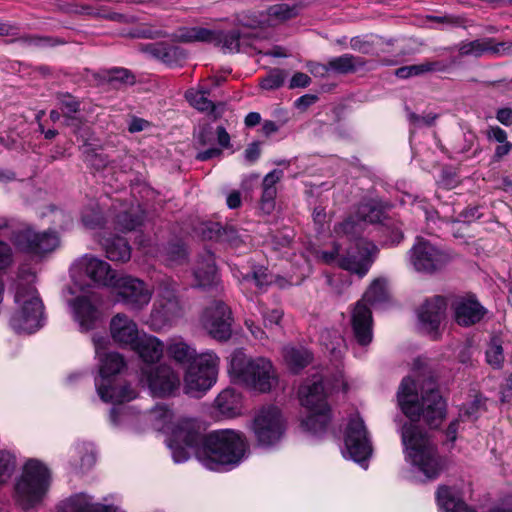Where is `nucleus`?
I'll return each instance as SVG.
<instances>
[{
    "mask_svg": "<svg viewBox=\"0 0 512 512\" xmlns=\"http://www.w3.org/2000/svg\"><path fill=\"white\" fill-rule=\"evenodd\" d=\"M356 218L365 227L366 224L380 223L383 220L384 213L381 209L371 204H361L356 211Z\"/></svg>",
    "mask_w": 512,
    "mask_h": 512,
    "instance_id": "nucleus-47",
    "label": "nucleus"
},
{
    "mask_svg": "<svg viewBox=\"0 0 512 512\" xmlns=\"http://www.w3.org/2000/svg\"><path fill=\"white\" fill-rule=\"evenodd\" d=\"M490 43L491 37L461 42L458 50L461 56H473L478 58L486 53L490 54Z\"/></svg>",
    "mask_w": 512,
    "mask_h": 512,
    "instance_id": "nucleus-43",
    "label": "nucleus"
},
{
    "mask_svg": "<svg viewBox=\"0 0 512 512\" xmlns=\"http://www.w3.org/2000/svg\"><path fill=\"white\" fill-rule=\"evenodd\" d=\"M387 298V281L378 278L371 283L363 298L356 303L351 316V325L354 337L360 345L366 346L373 339L372 312L367 303H380L387 300Z\"/></svg>",
    "mask_w": 512,
    "mask_h": 512,
    "instance_id": "nucleus-6",
    "label": "nucleus"
},
{
    "mask_svg": "<svg viewBox=\"0 0 512 512\" xmlns=\"http://www.w3.org/2000/svg\"><path fill=\"white\" fill-rule=\"evenodd\" d=\"M208 90H188L185 94L186 99L189 103L197 110L212 114L214 118H218L217 106L207 98Z\"/></svg>",
    "mask_w": 512,
    "mask_h": 512,
    "instance_id": "nucleus-41",
    "label": "nucleus"
},
{
    "mask_svg": "<svg viewBox=\"0 0 512 512\" xmlns=\"http://www.w3.org/2000/svg\"><path fill=\"white\" fill-rule=\"evenodd\" d=\"M112 339L120 345L132 346L139 337L136 323L124 313H118L110 321Z\"/></svg>",
    "mask_w": 512,
    "mask_h": 512,
    "instance_id": "nucleus-22",
    "label": "nucleus"
},
{
    "mask_svg": "<svg viewBox=\"0 0 512 512\" xmlns=\"http://www.w3.org/2000/svg\"><path fill=\"white\" fill-rule=\"evenodd\" d=\"M282 355L287 366L294 372L303 369L312 361V354L303 347L286 346Z\"/></svg>",
    "mask_w": 512,
    "mask_h": 512,
    "instance_id": "nucleus-37",
    "label": "nucleus"
},
{
    "mask_svg": "<svg viewBox=\"0 0 512 512\" xmlns=\"http://www.w3.org/2000/svg\"><path fill=\"white\" fill-rule=\"evenodd\" d=\"M284 173L280 169H274L269 172L262 182L261 208L266 213H270L275 206L277 195L276 184L282 179Z\"/></svg>",
    "mask_w": 512,
    "mask_h": 512,
    "instance_id": "nucleus-30",
    "label": "nucleus"
},
{
    "mask_svg": "<svg viewBox=\"0 0 512 512\" xmlns=\"http://www.w3.org/2000/svg\"><path fill=\"white\" fill-rule=\"evenodd\" d=\"M93 343L96 354L100 360L101 383H104L110 376L120 373L126 366L124 358L117 352H109L101 355L100 350L104 348L106 339L102 336L94 335Z\"/></svg>",
    "mask_w": 512,
    "mask_h": 512,
    "instance_id": "nucleus-21",
    "label": "nucleus"
},
{
    "mask_svg": "<svg viewBox=\"0 0 512 512\" xmlns=\"http://www.w3.org/2000/svg\"><path fill=\"white\" fill-rule=\"evenodd\" d=\"M98 395L105 402H128L136 398L137 394L130 385H124L119 389L109 384L96 381Z\"/></svg>",
    "mask_w": 512,
    "mask_h": 512,
    "instance_id": "nucleus-33",
    "label": "nucleus"
},
{
    "mask_svg": "<svg viewBox=\"0 0 512 512\" xmlns=\"http://www.w3.org/2000/svg\"><path fill=\"white\" fill-rule=\"evenodd\" d=\"M14 242L23 251L41 254L53 251L58 246V237L54 232L37 233L26 228L15 234Z\"/></svg>",
    "mask_w": 512,
    "mask_h": 512,
    "instance_id": "nucleus-19",
    "label": "nucleus"
},
{
    "mask_svg": "<svg viewBox=\"0 0 512 512\" xmlns=\"http://www.w3.org/2000/svg\"><path fill=\"white\" fill-rule=\"evenodd\" d=\"M257 309L262 317V323L265 329L272 331L280 326L284 314L281 309L269 308L262 302H258Z\"/></svg>",
    "mask_w": 512,
    "mask_h": 512,
    "instance_id": "nucleus-46",
    "label": "nucleus"
},
{
    "mask_svg": "<svg viewBox=\"0 0 512 512\" xmlns=\"http://www.w3.org/2000/svg\"><path fill=\"white\" fill-rule=\"evenodd\" d=\"M73 269L79 274L87 276L94 283L106 287H112L117 279L115 272L107 262L91 255H84L76 260Z\"/></svg>",
    "mask_w": 512,
    "mask_h": 512,
    "instance_id": "nucleus-18",
    "label": "nucleus"
},
{
    "mask_svg": "<svg viewBox=\"0 0 512 512\" xmlns=\"http://www.w3.org/2000/svg\"><path fill=\"white\" fill-rule=\"evenodd\" d=\"M223 226L217 222H209L203 224L201 231L202 236L205 239L216 240L220 242V236L222 232Z\"/></svg>",
    "mask_w": 512,
    "mask_h": 512,
    "instance_id": "nucleus-58",
    "label": "nucleus"
},
{
    "mask_svg": "<svg viewBox=\"0 0 512 512\" xmlns=\"http://www.w3.org/2000/svg\"><path fill=\"white\" fill-rule=\"evenodd\" d=\"M437 118L438 115L434 113L418 115L412 111L408 112V120L410 124L415 128L433 126Z\"/></svg>",
    "mask_w": 512,
    "mask_h": 512,
    "instance_id": "nucleus-54",
    "label": "nucleus"
},
{
    "mask_svg": "<svg viewBox=\"0 0 512 512\" xmlns=\"http://www.w3.org/2000/svg\"><path fill=\"white\" fill-rule=\"evenodd\" d=\"M485 134L488 140H494L499 144L507 141L506 131L499 126H490Z\"/></svg>",
    "mask_w": 512,
    "mask_h": 512,
    "instance_id": "nucleus-64",
    "label": "nucleus"
},
{
    "mask_svg": "<svg viewBox=\"0 0 512 512\" xmlns=\"http://www.w3.org/2000/svg\"><path fill=\"white\" fill-rule=\"evenodd\" d=\"M265 12H250L242 14L238 21L239 23L248 28H264L268 27L267 20L265 19Z\"/></svg>",
    "mask_w": 512,
    "mask_h": 512,
    "instance_id": "nucleus-52",
    "label": "nucleus"
},
{
    "mask_svg": "<svg viewBox=\"0 0 512 512\" xmlns=\"http://www.w3.org/2000/svg\"><path fill=\"white\" fill-rule=\"evenodd\" d=\"M438 183L445 189H452L458 184V178L454 172L444 169Z\"/></svg>",
    "mask_w": 512,
    "mask_h": 512,
    "instance_id": "nucleus-62",
    "label": "nucleus"
},
{
    "mask_svg": "<svg viewBox=\"0 0 512 512\" xmlns=\"http://www.w3.org/2000/svg\"><path fill=\"white\" fill-rule=\"evenodd\" d=\"M143 222V217L137 211H125L117 215V224L123 231H132Z\"/></svg>",
    "mask_w": 512,
    "mask_h": 512,
    "instance_id": "nucleus-51",
    "label": "nucleus"
},
{
    "mask_svg": "<svg viewBox=\"0 0 512 512\" xmlns=\"http://www.w3.org/2000/svg\"><path fill=\"white\" fill-rule=\"evenodd\" d=\"M229 371L239 382L262 393L271 391L278 382L270 360L249 358L241 349L231 354Z\"/></svg>",
    "mask_w": 512,
    "mask_h": 512,
    "instance_id": "nucleus-4",
    "label": "nucleus"
},
{
    "mask_svg": "<svg viewBox=\"0 0 512 512\" xmlns=\"http://www.w3.org/2000/svg\"><path fill=\"white\" fill-rule=\"evenodd\" d=\"M20 43L27 47H46L53 45L52 40L48 37H40L37 35H24L17 39Z\"/></svg>",
    "mask_w": 512,
    "mask_h": 512,
    "instance_id": "nucleus-57",
    "label": "nucleus"
},
{
    "mask_svg": "<svg viewBox=\"0 0 512 512\" xmlns=\"http://www.w3.org/2000/svg\"><path fill=\"white\" fill-rule=\"evenodd\" d=\"M299 8L295 4L278 3L265 11L268 27H275L298 15Z\"/></svg>",
    "mask_w": 512,
    "mask_h": 512,
    "instance_id": "nucleus-35",
    "label": "nucleus"
},
{
    "mask_svg": "<svg viewBox=\"0 0 512 512\" xmlns=\"http://www.w3.org/2000/svg\"><path fill=\"white\" fill-rule=\"evenodd\" d=\"M421 74H424L422 63L415 64V65H409V66H403V67L398 68L395 71V75L398 78H402V79H406L411 76H417V75H421Z\"/></svg>",
    "mask_w": 512,
    "mask_h": 512,
    "instance_id": "nucleus-61",
    "label": "nucleus"
},
{
    "mask_svg": "<svg viewBox=\"0 0 512 512\" xmlns=\"http://www.w3.org/2000/svg\"><path fill=\"white\" fill-rule=\"evenodd\" d=\"M220 242L227 243L230 246L238 247L242 243L238 230L233 225L223 226Z\"/></svg>",
    "mask_w": 512,
    "mask_h": 512,
    "instance_id": "nucleus-55",
    "label": "nucleus"
},
{
    "mask_svg": "<svg viewBox=\"0 0 512 512\" xmlns=\"http://www.w3.org/2000/svg\"><path fill=\"white\" fill-rule=\"evenodd\" d=\"M146 364L159 361L163 355L164 344L155 336L143 334L131 346Z\"/></svg>",
    "mask_w": 512,
    "mask_h": 512,
    "instance_id": "nucleus-24",
    "label": "nucleus"
},
{
    "mask_svg": "<svg viewBox=\"0 0 512 512\" xmlns=\"http://www.w3.org/2000/svg\"><path fill=\"white\" fill-rule=\"evenodd\" d=\"M490 54L495 56H503L512 54V42L503 41L496 42L495 38H491Z\"/></svg>",
    "mask_w": 512,
    "mask_h": 512,
    "instance_id": "nucleus-59",
    "label": "nucleus"
},
{
    "mask_svg": "<svg viewBox=\"0 0 512 512\" xmlns=\"http://www.w3.org/2000/svg\"><path fill=\"white\" fill-rule=\"evenodd\" d=\"M247 450V442L240 432L218 430L204 435L196 420L181 421L173 430L171 451L176 463L189 459L191 454L208 469L238 464Z\"/></svg>",
    "mask_w": 512,
    "mask_h": 512,
    "instance_id": "nucleus-1",
    "label": "nucleus"
},
{
    "mask_svg": "<svg viewBox=\"0 0 512 512\" xmlns=\"http://www.w3.org/2000/svg\"><path fill=\"white\" fill-rule=\"evenodd\" d=\"M75 319L82 331H89L95 327L99 312L87 297H78L73 302Z\"/></svg>",
    "mask_w": 512,
    "mask_h": 512,
    "instance_id": "nucleus-29",
    "label": "nucleus"
},
{
    "mask_svg": "<svg viewBox=\"0 0 512 512\" xmlns=\"http://www.w3.org/2000/svg\"><path fill=\"white\" fill-rule=\"evenodd\" d=\"M486 361L494 369H501L504 363L503 341L498 336H493L486 350Z\"/></svg>",
    "mask_w": 512,
    "mask_h": 512,
    "instance_id": "nucleus-45",
    "label": "nucleus"
},
{
    "mask_svg": "<svg viewBox=\"0 0 512 512\" xmlns=\"http://www.w3.org/2000/svg\"><path fill=\"white\" fill-rule=\"evenodd\" d=\"M232 313L222 301H213L205 308L201 317L204 330L215 340L225 342L232 335Z\"/></svg>",
    "mask_w": 512,
    "mask_h": 512,
    "instance_id": "nucleus-14",
    "label": "nucleus"
},
{
    "mask_svg": "<svg viewBox=\"0 0 512 512\" xmlns=\"http://www.w3.org/2000/svg\"><path fill=\"white\" fill-rule=\"evenodd\" d=\"M141 50L167 64L174 62L178 55L176 47L164 43L145 44L141 46Z\"/></svg>",
    "mask_w": 512,
    "mask_h": 512,
    "instance_id": "nucleus-42",
    "label": "nucleus"
},
{
    "mask_svg": "<svg viewBox=\"0 0 512 512\" xmlns=\"http://www.w3.org/2000/svg\"><path fill=\"white\" fill-rule=\"evenodd\" d=\"M106 256L111 261L126 262L131 257V248L128 241L123 237H113L106 239L103 244Z\"/></svg>",
    "mask_w": 512,
    "mask_h": 512,
    "instance_id": "nucleus-38",
    "label": "nucleus"
},
{
    "mask_svg": "<svg viewBox=\"0 0 512 512\" xmlns=\"http://www.w3.org/2000/svg\"><path fill=\"white\" fill-rule=\"evenodd\" d=\"M178 39L182 42H195V41H201V42H208L215 44V41L217 38V31L201 28V27H194L190 29H186L182 31L178 35Z\"/></svg>",
    "mask_w": 512,
    "mask_h": 512,
    "instance_id": "nucleus-44",
    "label": "nucleus"
},
{
    "mask_svg": "<svg viewBox=\"0 0 512 512\" xmlns=\"http://www.w3.org/2000/svg\"><path fill=\"white\" fill-rule=\"evenodd\" d=\"M184 314L183 305L175 290L160 286L149 317V325L154 331H160L171 326Z\"/></svg>",
    "mask_w": 512,
    "mask_h": 512,
    "instance_id": "nucleus-10",
    "label": "nucleus"
},
{
    "mask_svg": "<svg viewBox=\"0 0 512 512\" xmlns=\"http://www.w3.org/2000/svg\"><path fill=\"white\" fill-rule=\"evenodd\" d=\"M169 358L178 364L186 365L195 362L199 355L196 349L188 344L182 337L168 339L165 346Z\"/></svg>",
    "mask_w": 512,
    "mask_h": 512,
    "instance_id": "nucleus-28",
    "label": "nucleus"
},
{
    "mask_svg": "<svg viewBox=\"0 0 512 512\" xmlns=\"http://www.w3.org/2000/svg\"><path fill=\"white\" fill-rule=\"evenodd\" d=\"M112 288L116 301L132 311L142 310L152 297L151 290L142 280L128 275L117 277Z\"/></svg>",
    "mask_w": 512,
    "mask_h": 512,
    "instance_id": "nucleus-11",
    "label": "nucleus"
},
{
    "mask_svg": "<svg viewBox=\"0 0 512 512\" xmlns=\"http://www.w3.org/2000/svg\"><path fill=\"white\" fill-rule=\"evenodd\" d=\"M456 322L461 326H471L481 321L486 309L473 297L461 298L454 304Z\"/></svg>",
    "mask_w": 512,
    "mask_h": 512,
    "instance_id": "nucleus-23",
    "label": "nucleus"
},
{
    "mask_svg": "<svg viewBox=\"0 0 512 512\" xmlns=\"http://www.w3.org/2000/svg\"><path fill=\"white\" fill-rule=\"evenodd\" d=\"M437 501L445 512H477L465 503L450 487L440 486L437 490Z\"/></svg>",
    "mask_w": 512,
    "mask_h": 512,
    "instance_id": "nucleus-31",
    "label": "nucleus"
},
{
    "mask_svg": "<svg viewBox=\"0 0 512 512\" xmlns=\"http://www.w3.org/2000/svg\"><path fill=\"white\" fill-rule=\"evenodd\" d=\"M377 253L378 247L374 243L360 239L341 255L338 267L363 277L369 271Z\"/></svg>",
    "mask_w": 512,
    "mask_h": 512,
    "instance_id": "nucleus-15",
    "label": "nucleus"
},
{
    "mask_svg": "<svg viewBox=\"0 0 512 512\" xmlns=\"http://www.w3.org/2000/svg\"><path fill=\"white\" fill-rule=\"evenodd\" d=\"M219 357L213 352L199 354L197 360L188 366L184 377L186 394L200 397L216 382Z\"/></svg>",
    "mask_w": 512,
    "mask_h": 512,
    "instance_id": "nucleus-9",
    "label": "nucleus"
},
{
    "mask_svg": "<svg viewBox=\"0 0 512 512\" xmlns=\"http://www.w3.org/2000/svg\"><path fill=\"white\" fill-rule=\"evenodd\" d=\"M450 260L446 251L422 237H418L410 249V262L419 272L434 273L444 268Z\"/></svg>",
    "mask_w": 512,
    "mask_h": 512,
    "instance_id": "nucleus-12",
    "label": "nucleus"
},
{
    "mask_svg": "<svg viewBox=\"0 0 512 512\" xmlns=\"http://www.w3.org/2000/svg\"><path fill=\"white\" fill-rule=\"evenodd\" d=\"M142 379L148 384L152 394L158 397L173 395L180 387L179 375L167 364L141 369Z\"/></svg>",
    "mask_w": 512,
    "mask_h": 512,
    "instance_id": "nucleus-16",
    "label": "nucleus"
},
{
    "mask_svg": "<svg viewBox=\"0 0 512 512\" xmlns=\"http://www.w3.org/2000/svg\"><path fill=\"white\" fill-rule=\"evenodd\" d=\"M151 421L153 422L154 427L157 430L165 431L170 433L169 439V447L171 448L172 438H173V430L176 426L184 420H192L191 418H181L178 419L175 423L172 422L173 412L166 406H156L150 412Z\"/></svg>",
    "mask_w": 512,
    "mask_h": 512,
    "instance_id": "nucleus-32",
    "label": "nucleus"
},
{
    "mask_svg": "<svg viewBox=\"0 0 512 512\" xmlns=\"http://www.w3.org/2000/svg\"><path fill=\"white\" fill-rule=\"evenodd\" d=\"M106 79L108 84L116 89L127 85H133L135 83V76L125 68H115L110 70Z\"/></svg>",
    "mask_w": 512,
    "mask_h": 512,
    "instance_id": "nucleus-48",
    "label": "nucleus"
},
{
    "mask_svg": "<svg viewBox=\"0 0 512 512\" xmlns=\"http://www.w3.org/2000/svg\"><path fill=\"white\" fill-rule=\"evenodd\" d=\"M16 469V457L6 450L0 451V487L6 484Z\"/></svg>",
    "mask_w": 512,
    "mask_h": 512,
    "instance_id": "nucleus-49",
    "label": "nucleus"
},
{
    "mask_svg": "<svg viewBox=\"0 0 512 512\" xmlns=\"http://www.w3.org/2000/svg\"><path fill=\"white\" fill-rule=\"evenodd\" d=\"M62 512H125L114 505L91 503L86 494H77L69 498L62 506Z\"/></svg>",
    "mask_w": 512,
    "mask_h": 512,
    "instance_id": "nucleus-26",
    "label": "nucleus"
},
{
    "mask_svg": "<svg viewBox=\"0 0 512 512\" xmlns=\"http://www.w3.org/2000/svg\"><path fill=\"white\" fill-rule=\"evenodd\" d=\"M194 277L199 287L205 288L217 284V269L211 252H205L197 261L194 268Z\"/></svg>",
    "mask_w": 512,
    "mask_h": 512,
    "instance_id": "nucleus-27",
    "label": "nucleus"
},
{
    "mask_svg": "<svg viewBox=\"0 0 512 512\" xmlns=\"http://www.w3.org/2000/svg\"><path fill=\"white\" fill-rule=\"evenodd\" d=\"M17 310L11 317L10 324L18 333H33L42 326L43 303L36 288L32 285L19 284L15 294Z\"/></svg>",
    "mask_w": 512,
    "mask_h": 512,
    "instance_id": "nucleus-7",
    "label": "nucleus"
},
{
    "mask_svg": "<svg viewBox=\"0 0 512 512\" xmlns=\"http://www.w3.org/2000/svg\"><path fill=\"white\" fill-rule=\"evenodd\" d=\"M285 430L281 411L272 405L261 408L254 417L253 432L262 446H270L280 440Z\"/></svg>",
    "mask_w": 512,
    "mask_h": 512,
    "instance_id": "nucleus-13",
    "label": "nucleus"
},
{
    "mask_svg": "<svg viewBox=\"0 0 512 512\" xmlns=\"http://www.w3.org/2000/svg\"><path fill=\"white\" fill-rule=\"evenodd\" d=\"M298 394L301 405L310 412L302 425L313 433L323 431L330 421V408L326 402L322 382L315 380L305 383L299 388Z\"/></svg>",
    "mask_w": 512,
    "mask_h": 512,
    "instance_id": "nucleus-8",
    "label": "nucleus"
},
{
    "mask_svg": "<svg viewBox=\"0 0 512 512\" xmlns=\"http://www.w3.org/2000/svg\"><path fill=\"white\" fill-rule=\"evenodd\" d=\"M12 248L6 242L0 241V269L8 267L12 263Z\"/></svg>",
    "mask_w": 512,
    "mask_h": 512,
    "instance_id": "nucleus-63",
    "label": "nucleus"
},
{
    "mask_svg": "<svg viewBox=\"0 0 512 512\" xmlns=\"http://www.w3.org/2000/svg\"><path fill=\"white\" fill-rule=\"evenodd\" d=\"M215 407L222 415L233 417L240 413L241 397L235 390L227 388L215 399Z\"/></svg>",
    "mask_w": 512,
    "mask_h": 512,
    "instance_id": "nucleus-36",
    "label": "nucleus"
},
{
    "mask_svg": "<svg viewBox=\"0 0 512 512\" xmlns=\"http://www.w3.org/2000/svg\"><path fill=\"white\" fill-rule=\"evenodd\" d=\"M446 306V299L442 296H434L422 305L419 311V320L424 330L428 333L438 330L444 318Z\"/></svg>",
    "mask_w": 512,
    "mask_h": 512,
    "instance_id": "nucleus-20",
    "label": "nucleus"
},
{
    "mask_svg": "<svg viewBox=\"0 0 512 512\" xmlns=\"http://www.w3.org/2000/svg\"><path fill=\"white\" fill-rule=\"evenodd\" d=\"M397 402L403 414L412 422L422 418L430 428H438L446 418L447 403L436 388L433 376L421 384V399L416 381L409 376L404 377L398 387Z\"/></svg>",
    "mask_w": 512,
    "mask_h": 512,
    "instance_id": "nucleus-2",
    "label": "nucleus"
},
{
    "mask_svg": "<svg viewBox=\"0 0 512 512\" xmlns=\"http://www.w3.org/2000/svg\"><path fill=\"white\" fill-rule=\"evenodd\" d=\"M214 140H215V133H214L212 127H210L208 125L203 126L197 135V143L203 147L212 146V145H214Z\"/></svg>",
    "mask_w": 512,
    "mask_h": 512,
    "instance_id": "nucleus-60",
    "label": "nucleus"
},
{
    "mask_svg": "<svg viewBox=\"0 0 512 512\" xmlns=\"http://www.w3.org/2000/svg\"><path fill=\"white\" fill-rule=\"evenodd\" d=\"M88 161L90 165L98 171H112L115 168L114 162H109L107 156L104 154H91L88 155Z\"/></svg>",
    "mask_w": 512,
    "mask_h": 512,
    "instance_id": "nucleus-56",
    "label": "nucleus"
},
{
    "mask_svg": "<svg viewBox=\"0 0 512 512\" xmlns=\"http://www.w3.org/2000/svg\"><path fill=\"white\" fill-rule=\"evenodd\" d=\"M401 438L411 463L427 478H437L444 468V460L427 433L413 424L405 423L401 429Z\"/></svg>",
    "mask_w": 512,
    "mask_h": 512,
    "instance_id": "nucleus-3",
    "label": "nucleus"
},
{
    "mask_svg": "<svg viewBox=\"0 0 512 512\" xmlns=\"http://www.w3.org/2000/svg\"><path fill=\"white\" fill-rule=\"evenodd\" d=\"M345 447L349 457L355 462L367 460L372 454V445L364 421L360 417L351 418L346 429Z\"/></svg>",
    "mask_w": 512,
    "mask_h": 512,
    "instance_id": "nucleus-17",
    "label": "nucleus"
},
{
    "mask_svg": "<svg viewBox=\"0 0 512 512\" xmlns=\"http://www.w3.org/2000/svg\"><path fill=\"white\" fill-rule=\"evenodd\" d=\"M50 484L47 467L38 460H28L15 484V500L24 510L35 507L44 498Z\"/></svg>",
    "mask_w": 512,
    "mask_h": 512,
    "instance_id": "nucleus-5",
    "label": "nucleus"
},
{
    "mask_svg": "<svg viewBox=\"0 0 512 512\" xmlns=\"http://www.w3.org/2000/svg\"><path fill=\"white\" fill-rule=\"evenodd\" d=\"M366 60L352 54H343L328 60V67L335 74H350L362 69Z\"/></svg>",
    "mask_w": 512,
    "mask_h": 512,
    "instance_id": "nucleus-34",
    "label": "nucleus"
},
{
    "mask_svg": "<svg viewBox=\"0 0 512 512\" xmlns=\"http://www.w3.org/2000/svg\"><path fill=\"white\" fill-rule=\"evenodd\" d=\"M337 237H346L350 241L357 242L362 239L360 236L364 231L363 224L356 218V215L347 217L336 224L333 229Z\"/></svg>",
    "mask_w": 512,
    "mask_h": 512,
    "instance_id": "nucleus-40",
    "label": "nucleus"
},
{
    "mask_svg": "<svg viewBox=\"0 0 512 512\" xmlns=\"http://www.w3.org/2000/svg\"><path fill=\"white\" fill-rule=\"evenodd\" d=\"M243 280L247 282L253 281L258 289L263 290L273 282V276L268 272L267 268L256 267L251 273L244 275Z\"/></svg>",
    "mask_w": 512,
    "mask_h": 512,
    "instance_id": "nucleus-50",
    "label": "nucleus"
},
{
    "mask_svg": "<svg viewBox=\"0 0 512 512\" xmlns=\"http://www.w3.org/2000/svg\"><path fill=\"white\" fill-rule=\"evenodd\" d=\"M55 97L65 118V125L75 126L78 120L75 114L80 111V102L69 93L59 92Z\"/></svg>",
    "mask_w": 512,
    "mask_h": 512,
    "instance_id": "nucleus-39",
    "label": "nucleus"
},
{
    "mask_svg": "<svg viewBox=\"0 0 512 512\" xmlns=\"http://www.w3.org/2000/svg\"><path fill=\"white\" fill-rule=\"evenodd\" d=\"M286 74L283 70L274 69L261 81V87L267 90L279 88L283 85Z\"/></svg>",
    "mask_w": 512,
    "mask_h": 512,
    "instance_id": "nucleus-53",
    "label": "nucleus"
},
{
    "mask_svg": "<svg viewBox=\"0 0 512 512\" xmlns=\"http://www.w3.org/2000/svg\"><path fill=\"white\" fill-rule=\"evenodd\" d=\"M216 46H220L226 53L246 52L252 46V38L249 34L240 30L229 32L217 31Z\"/></svg>",
    "mask_w": 512,
    "mask_h": 512,
    "instance_id": "nucleus-25",
    "label": "nucleus"
}]
</instances>
